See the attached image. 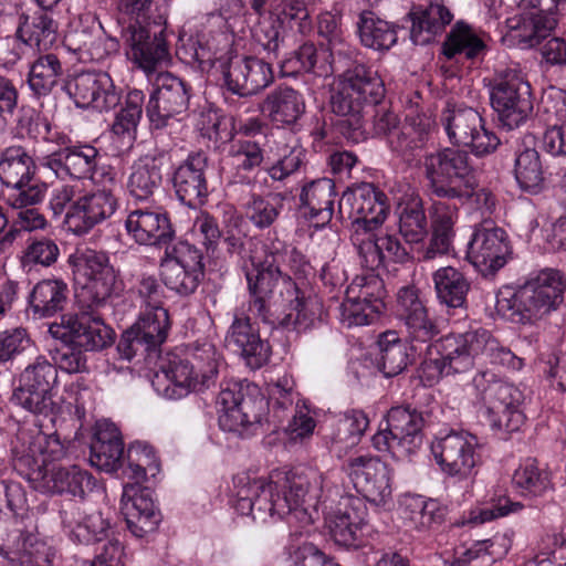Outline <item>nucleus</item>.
Segmentation results:
<instances>
[{
	"label": "nucleus",
	"mask_w": 566,
	"mask_h": 566,
	"mask_svg": "<svg viewBox=\"0 0 566 566\" xmlns=\"http://www.w3.org/2000/svg\"><path fill=\"white\" fill-rule=\"evenodd\" d=\"M396 316L403 323L412 343H429L427 356L421 364V374L430 382L444 376L469 371L478 358L511 370H520L524 365L521 357L484 328L450 333L433 340L440 329L428 315L415 286H403L398 291Z\"/></svg>",
	"instance_id": "obj_1"
},
{
	"label": "nucleus",
	"mask_w": 566,
	"mask_h": 566,
	"mask_svg": "<svg viewBox=\"0 0 566 566\" xmlns=\"http://www.w3.org/2000/svg\"><path fill=\"white\" fill-rule=\"evenodd\" d=\"M234 509L254 521L287 518L290 525L306 528L317 515V506L340 495L331 476L315 468L276 471L269 478L239 476Z\"/></svg>",
	"instance_id": "obj_2"
},
{
	"label": "nucleus",
	"mask_w": 566,
	"mask_h": 566,
	"mask_svg": "<svg viewBox=\"0 0 566 566\" xmlns=\"http://www.w3.org/2000/svg\"><path fill=\"white\" fill-rule=\"evenodd\" d=\"M284 245L275 232H269L263 240L251 243L243 263L249 301L248 311L261 317L264 324H274L266 298L281 281L280 296L289 311L281 321L285 328L306 329L322 314V302L311 291L304 289V282L294 281L284 274L279 265V256Z\"/></svg>",
	"instance_id": "obj_3"
},
{
	"label": "nucleus",
	"mask_w": 566,
	"mask_h": 566,
	"mask_svg": "<svg viewBox=\"0 0 566 566\" xmlns=\"http://www.w3.org/2000/svg\"><path fill=\"white\" fill-rule=\"evenodd\" d=\"M171 1L118 0V24L126 54L146 72L169 57L165 24Z\"/></svg>",
	"instance_id": "obj_4"
},
{
	"label": "nucleus",
	"mask_w": 566,
	"mask_h": 566,
	"mask_svg": "<svg viewBox=\"0 0 566 566\" xmlns=\"http://www.w3.org/2000/svg\"><path fill=\"white\" fill-rule=\"evenodd\" d=\"M565 291L566 276L547 268L532 273L516 291H500L495 310L512 323L534 324L562 304Z\"/></svg>",
	"instance_id": "obj_5"
},
{
	"label": "nucleus",
	"mask_w": 566,
	"mask_h": 566,
	"mask_svg": "<svg viewBox=\"0 0 566 566\" xmlns=\"http://www.w3.org/2000/svg\"><path fill=\"white\" fill-rule=\"evenodd\" d=\"M384 97L385 84L377 71L357 64L343 73L332 95L331 106L343 117L338 125L347 139L354 143L364 139L360 113L365 106L379 105Z\"/></svg>",
	"instance_id": "obj_6"
},
{
	"label": "nucleus",
	"mask_w": 566,
	"mask_h": 566,
	"mask_svg": "<svg viewBox=\"0 0 566 566\" xmlns=\"http://www.w3.org/2000/svg\"><path fill=\"white\" fill-rule=\"evenodd\" d=\"M478 413L496 432H514L524 422L520 406L524 395L492 369H479L472 378Z\"/></svg>",
	"instance_id": "obj_7"
},
{
	"label": "nucleus",
	"mask_w": 566,
	"mask_h": 566,
	"mask_svg": "<svg viewBox=\"0 0 566 566\" xmlns=\"http://www.w3.org/2000/svg\"><path fill=\"white\" fill-rule=\"evenodd\" d=\"M49 208L55 218L64 217L67 231L83 235L116 212L118 199L105 189L86 192L76 198L74 186L62 185L52 190Z\"/></svg>",
	"instance_id": "obj_8"
},
{
	"label": "nucleus",
	"mask_w": 566,
	"mask_h": 566,
	"mask_svg": "<svg viewBox=\"0 0 566 566\" xmlns=\"http://www.w3.org/2000/svg\"><path fill=\"white\" fill-rule=\"evenodd\" d=\"M188 46L190 61L198 63L201 69L214 67L219 62L223 86L240 97L255 95L274 81L270 62L262 59L234 55L222 62L221 57H217L216 53L199 40L190 39Z\"/></svg>",
	"instance_id": "obj_9"
},
{
	"label": "nucleus",
	"mask_w": 566,
	"mask_h": 566,
	"mask_svg": "<svg viewBox=\"0 0 566 566\" xmlns=\"http://www.w3.org/2000/svg\"><path fill=\"white\" fill-rule=\"evenodd\" d=\"M74 275L75 297L81 308L98 310L113 293L116 272L106 252L85 250L69 259Z\"/></svg>",
	"instance_id": "obj_10"
},
{
	"label": "nucleus",
	"mask_w": 566,
	"mask_h": 566,
	"mask_svg": "<svg viewBox=\"0 0 566 566\" xmlns=\"http://www.w3.org/2000/svg\"><path fill=\"white\" fill-rule=\"evenodd\" d=\"M489 93L499 122L507 129L523 125L533 112L531 84L517 66L496 71Z\"/></svg>",
	"instance_id": "obj_11"
},
{
	"label": "nucleus",
	"mask_w": 566,
	"mask_h": 566,
	"mask_svg": "<svg viewBox=\"0 0 566 566\" xmlns=\"http://www.w3.org/2000/svg\"><path fill=\"white\" fill-rule=\"evenodd\" d=\"M424 176L433 195L439 198H463L469 195L468 178L472 172L468 153L443 148L423 157Z\"/></svg>",
	"instance_id": "obj_12"
},
{
	"label": "nucleus",
	"mask_w": 566,
	"mask_h": 566,
	"mask_svg": "<svg viewBox=\"0 0 566 566\" xmlns=\"http://www.w3.org/2000/svg\"><path fill=\"white\" fill-rule=\"evenodd\" d=\"M160 275L165 286L176 294H193L205 276L202 252L188 241L166 247L160 260Z\"/></svg>",
	"instance_id": "obj_13"
},
{
	"label": "nucleus",
	"mask_w": 566,
	"mask_h": 566,
	"mask_svg": "<svg viewBox=\"0 0 566 566\" xmlns=\"http://www.w3.org/2000/svg\"><path fill=\"white\" fill-rule=\"evenodd\" d=\"M431 452L441 471L458 481L473 479L481 463L479 440L467 431H452L437 438Z\"/></svg>",
	"instance_id": "obj_14"
},
{
	"label": "nucleus",
	"mask_w": 566,
	"mask_h": 566,
	"mask_svg": "<svg viewBox=\"0 0 566 566\" xmlns=\"http://www.w3.org/2000/svg\"><path fill=\"white\" fill-rule=\"evenodd\" d=\"M52 548L38 535L24 534L20 521L0 515V556L14 566H51Z\"/></svg>",
	"instance_id": "obj_15"
},
{
	"label": "nucleus",
	"mask_w": 566,
	"mask_h": 566,
	"mask_svg": "<svg viewBox=\"0 0 566 566\" xmlns=\"http://www.w3.org/2000/svg\"><path fill=\"white\" fill-rule=\"evenodd\" d=\"M56 381V367L44 356H38L21 373L12 401L32 413L46 415L52 410L51 391Z\"/></svg>",
	"instance_id": "obj_16"
},
{
	"label": "nucleus",
	"mask_w": 566,
	"mask_h": 566,
	"mask_svg": "<svg viewBox=\"0 0 566 566\" xmlns=\"http://www.w3.org/2000/svg\"><path fill=\"white\" fill-rule=\"evenodd\" d=\"M441 120L449 140L470 147L476 156L488 155L500 145L499 137L485 128L480 113L471 107L448 109Z\"/></svg>",
	"instance_id": "obj_17"
},
{
	"label": "nucleus",
	"mask_w": 566,
	"mask_h": 566,
	"mask_svg": "<svg viewBox=\"0 0 566 566\" xmlns=\"http://www.w3.org/2000/svg\"><path fill=\"white\" fill-rule=\"evenodd\" d=\"M190 86L168 72L157 74L146 105V116L154 129L166 127L171 118L187 111Z\"/></svg>",
	"instance_id": "obj_18"
},
{
	"label": "nucleus",
	"mask_w": 566,
	"mask_h": 566,
	"mask_svg": "<svg viewBox=\"0 0 566 566\" xmlns=\"http://www.w3.org/2000/svg\"><path fill=\"white\" fill-rule=\"evenodd\" d=\"M347 211L353 230H376L387 217L386 195L374 185L363 182L345 191L339 200V212Z\"/></svg>",
	"instance_id": "obj_19"
},
{
	"label": "nucleus",
	"mask_w": 566,
	"mask_h": 566,
	"mask_svg": "<svg viewBox=\"0 0 566 566\" xmlns=\"http://www.w3.org/2000/svg\"><path fill=\"white\" fill-rule=\"evenodd\" d=\"M348 474L356 491L375 505L391 500V475L388 464L377 457L358 455L348 459Z\"/></svg>",
	"instance_id": "obj_20"
},
{
	"label": "nucleus",
	"mask_w": 566,
	"mask_h": 566,
	"mask_svg": "<svg viewBox=\"0 0 566 566\" xmlns=\"http://www.w3.org/2000/svg\"><path fill=\"white\" fill-rule=\"evenodd\" d=\"M28 479L33 488L42 493L67 494L80 499L92 493L97 485L96 479L78 465L31 468Z\"/></svg>",
	"instance_id": "obj_21"
},
{
	"label": "nucleus",
	"mask_w": 566,
	"mask_h": 566,
	"mask_svg": "<svg viewBox=\"0 0 566 566\" xmlns=\"http://www.w3.org/2000/svg\"><path fill=\"white\" fill-rule=\"evenodd\" d=\"M64 91L80 108L92 107L98 112H108L120 102L119 91L105 72L76 74L65 83Z\"/></svg>",
	"instance_id": "obj_22"
},
{
	"label": "nucleus",
	"mask_w": 566,
	"mask_h": 566,
	"mask_svg": "<svg viewBox=\"0 0 566 566\" xmlns=\"http://www.w3.org/2000/svg\"><path fill=\"white\" fill-rule=\"evenodd\" d=\"M511 253L506 232L489 220L475 227L468 243V259L475 268L485 272H495L503 268Z\"/></svg>",
	"instance_id": "obj_23"
},
{
	"label": "nucleus",
	"mask_w": 566,
	"mask_h": 566,
	"mask_svg": "<svg viewBox=\"0 0 566 566\" xmlns=\"http://www.w3.org/2000/svg\"><path fill=\"white\" fill-rule=\"evenodd\" d=\"M219 406V426L223 431L239 432L253 423L262 421L264 399L245 396L241 382H228L221 386L217 398Z\"/></svg>",
	"instance_id": "obj_24"
},
{
	"label": "nucleus",
	"mask_w": 566,
	"mask_h": 566,
	"mask_svg": "<svg viewBox=\"0 0 566 566\" xmlns=\"http://www.w3.org/2000/svg\"><path fill=\"white\" fill-rule=\"evenodd\" d=\"M99 159L101 154L95 146L76 142L43 157L41 165L61 180H95Z\"/></svg>",
	"instance_id": "obj_25"
},
{
	"label": "nucleus",
	"mask_w": 566,
	"mask_h": 566,
	"mask_svg": "<svg viewBox=\"0 0 566 566\" xmlns=\"http://www.w3.org/2000/svg\"><path fill=\"white\" fill-rule=\"evenodd\" d=\"M258 321L262 322L261 317L254 316L248 311V304H243L235 310L226 338L229 345H233L240 350L245 364L251 369L264 366L271 355L269 343L261 339L255 326Z\"/></svg>",
	"instance_id": "obj_26"
},
{
	"label": "nucleus",
	"mask_w": 566,
	"mask_h": 566,
	"mask_svg": "<svg viewBox=\"0 0 566 566\" xmlns=\"http://www.w3.org/2000/svg\"><path fill=\"white\" fill-rule=\"evenodd\" d=\"M367 506L363 499L342 496L338 509L329 513L327 522L334 541L345 547H359L370 533Z\"/></svg>",
	"instance_id": "obj_27"
},
{
	"label": "nucleus",
	"mask_w": 566,
	"mask_h": 566,
	"mask_svg": "<svg viewBox=\"0 0 566 566\" xmlns=\"http://www.w3.org/2000/svg\"><path fill=\"white\" fill-rule=\"evenodd\" d=\"M375 230H353L350 241L359 256L360 264L370 273L390 263H401L408 253L399 239L392 234H376Z\"/></svg>",
	"instance_id": "obj_28"
},
{
	"label": "nucleus",
	"mask_w": 566,
	"mask_h": 566,
	"mask_svg": "<svg viewBox=\"0 0 566 566\" xmlns=\"http://www.w3.org/2000/svg\"><path fill=\"white\" fill-rule=\"evenodd\" d=\"M81 310L78 315L62 317V337L65 343L75 345L84 353L101 350L111 345L113 331L96 314L97 310Z\"/></svg>",
	"instance_id": "obj_29"
},
{
	"label": "nucleus",
	"mask_w": 566,
	"mask_h": 566,
	"mask_svg": "<svg viewBox=\"0 0 566 566\" xmlns=\"http://www.w3.org/2000/svg\"><path fill=\"white\" fill-rule=\"evenodd\" d=\"M153 386L167 399H180L191 390L201 391L207 388L201 385L200 376L196 374L190 359L176 353L168 354L163 359L159 371L153 379Z\"/></svg>",
	"instance_id": "obj_30"
},
{
	"label": "nucleus",
	"mask_w": 566,
	"mask_h": 566,
	"mask_svg": "<svg viewBox=\"0 0 566 566\" xmlns=\"http://www.w3.org/2000/svg\"><path fill=\"white\" fill-rule=\"evenodd\" d=\"M208 156L203 151L190 153L179 164L172 175V186L177 198L189 208L202 206L209 195Z\"/></svg>",
	"instance_id": "obj_31"
},
{
	"label": "nucleus",
	"mask_w": 566,
	"mask_h": 566,
	"mask_svg": "<svg viewBox=\"0 0 566 566\" xmlns=\"http://www.w3.org/2000/svg\"><path fill=\"white\" fill-rule=\"evenodd\" d=\"M124 226L127 234L140 245H168L175 235L170 219L160 207L129 211Z\"/></svg>",
	"instance_id": "obj_32"
},
{
	"label": "nucleus",
	"mask_w": 566,
	"mask_h": 566,
	"mask_svg": "<svg viewBox=\"0 0 566 566\" xmlns=\"http://www.w3.org/2000/svg\"><path fill=\"white\" fill-rule=\"evenodd\" d=\"M120 510L127 527L137 537H144L154 532L161 514L153 499V491L139 484H125L120 500Z\"/></svg>",
	"instance_id": "obj_33"
},
{
	"label": "nucleus",
	"mask_w": 566,
	"mask_h": 566,
	"mask_svg": "<svg viewBox=\"0 0 566 566\" xmlns=\"http://www.w3.org/2000/svg\"><path fill=\"white\" fill-rule=\"evenodd\" d=\"M486 33L463 20L457 21L441 45L446 60L481 61L488 53Z\"/></svg>",
	"instance_id": "obj_34"
},
{
	"label": "nucleus",
	"mask_w": 566,
	"mask_h": 566,
	"mask_svg": "<svg viewBox=\"0 0 566 566\" xmlns=\"http://www.w3.org/2000/svg\"><path fill=\"white\" fill-rule=\"evenodd\" d=\"M60 516L64 532L73 542L91 544L107 538L111 524L99 511L86 513L71 503L60 511Z\"/></svg>",
	"instance_id": "obj_35"
},
{
	"label": "nucleus",
	"mask_w": 566,
	"mask_h": 566,
	"mask_svg": "<svg viewBox=\"0 0 566 566\" xmlns=\"http://www.w3.org/2000/svg\"><path fill=\"white\" fill-rule=\"evenodd\" d=\"M125 453L124 442L115 423L108 420L98 421L91 443V464L105 472L123 471Z\"/></svg>",
	"instance_id": "obj_36"
},
{
	"label": "nucleus",
	"mask_w": 566,
	"mask_h": 566,
	"mask_svg": "<svg viewBox=\"0 0 566 566\" xmlns=\"http://www.w3.org/2000/svg\"><path fill=\"white\" fill-rule=\"evenodd\" d=\"M166 154L161 150L149 151L136 159L130 168L126 188L130 197L138 201L151 198L163 181L161 169Z\"/></svg>",
	"instance_id": "obj_37"
},
{
	"label": "nucleus",
	"mask_w": 566,
	"mask_h": 566,
	"mask_svg": "<svg viewBox=\"0 0 566 566\" xmlns=\"http://www.w3.org/2000/svg\"><path fill=\"white\" fill-rule=\"evenodd\" d=\"M18 440L22 444L20 461L30 469H51V462L60 461L66 455V449L55 433L46 434L39 429H22L18 433Z\"/></svg>",
	"instance_id": "obj_38"
},
{
	"label": "nucleus",
	"mask_w": 566,
	"mask_h": 566,
	"mask_svg": "<svg viewBox=\"0 0 566 566\" xmlns=\"http://www.w3.org/2000/svg\"><path fill=\"white\" fill-rule=\"evenodd\" d=\"M407 17L411 22L410 39L416 45L432 42L453 20V14L443 0H431L426 7L415 6Z\"/></svg>",
	"instance_id": "obj_39"
},
{
	"label": "nucleus",
	"mask_w": 566,
	"mask_h": 566,
	"mask_svg": "<svg viewBox=\"0 0 566 566\" xmlns=\"http://www.w3.org/2000/svg\"><path fill=\"white\" fill-rule=\"evenodd\" d=\"M459 209L446 201H434L430 208L431 238L423 252V259L431 260L447 254L452 249Z\"/></svg>",
	"instance_id": "obj_40"
},
{
	"label": "nucleus",
	"mask_w": 566,
	"mask_h": 566,
	"mask_svg": "<svg viewBox=\"0 0 566 566\" xmlns=\"http://www.w3.org/2000/svg\"><path fill=\"white\" fill-rule=\"evenodd\" d=\"M335 198V184L332 179L312 180L301 190V209L315 228H323L333 218Z\"/></svg>",
	"instance_id": "obj_41"
},
{
	"label": "nucleus",
	"mask_w": 566,
	"mask_h": 566,
	"mask_svg": "<svg viewBox=\"0 0 566 566\" xmlns=\"http://www.w3.org/2000/svg\"><path fill=\"white\" fill-rule=\"evenodd\" d=\"M260 109L274 124L293 125L304 114L305 101L296 90L280 85L266 95Z\"/></svg>",
	"instance_id": "obj_42"
},
{
	"label": "nucleus",
	"mask_w": 566,
	"mask_h": 566,
	"mask_svg": "<svg viewBox=\"0 0 566 566\" xmlns=\"http://www.w3.org/2000/svg\"><path fill=\"white\" fill-rule=\"evenodd\" d=\"M386 423L391 430L394 442L402 446L403 451L415 453L421 447L423 417L416 408L411 406L392 407L387 413Z\"/></svg>",
	"instance_id": "obj_43"
},
{
	"label": "nucleus",
	"mask_w": 566,
	"mask_h": 566,
	"mask_svg": "<svg viewBox=\"0 0 566 566\" xmlns=\"http://www.w3.org/2000/svg\"><path fill=\"white\" fill-rule=\"evenodd\" d=\"M265 140L266 137L232 139L229 146L228 157L231 166L235 170V179L238 182H251L247 174L254 171L263 164Z\"/></svg>",
	"instance_id": "obj_44"
},
{
	"label": "nucleus",
	"mask_w": 566,
	"mask_h": 566,
	"mask_svg": "<svg viewBox=\"0 0 566 566\" xmlns=\"http://www.w3.org/2000/svg\"><path fill=\"white\" fill-rule=\"evenodd\" d=\"M36 175V165L29 151L20 146L6 147L0 154V182L4 187L23 186Z\"/></svg>",
	"instance_id": "obj_45"
},
{
	"label": "nucleus",
	"mask_w": 566,
	"mask_h": 566,
	"mask_svg": "<svg viewBox=\"0 0 566 566\" xmlns=\"http://www.w3.org/2000/svg\"><path fill=\"white\" fill-rule=\"evenodd\" d=\"M513 172L522 191L537 195L545 188V172L541 156L533 146L517 147Z\"/></svg>",
	"instance_id": "obj_46"
},
{
	"label": "nucleus",
	"mask_w": 566,
	"mask_h": 566,
	"mask_svg": "<svg viewBox=\"0 0 566 566\" xmlns=\"http://www.w3.org/2000/svg\"><path fill=\"white\" fill-rule=\"evenodd\" d=\"M512 486L521 496L536 499L553 490L551 473L536 459L520 462L512 475Z\"/></svg>",
	"instance_id": "obj_47"
},
{
	"label": "nucleus",
	"mask_w": 566,
	"mask_h": 566,
	"mask_svg": "<svg viewBox=\"0 0 566 566\" xmlns=\"http://www.w3.org/2000/svg\"><path fill=\"white\" fill-rule=\"evenodd\" d=\"M356 25L359 40L366 48L376 51H387L397 42L396 25L380 19L373 11H361Z\"/></svg>",
	"instance_id": "obj_48"
},
{
	"label": "nucleus",
	"mask_w": 566,
	"mask_h": 566,
	"mask_svg": "<svg viewBox=\"0 0 566 566\" xmlns=\"http://www.w3.org/2000/svg\"><path fill=\"white\" fill-rule=\"evenodd\" d=\"M50 10L40 9L31 17L21 14L18 29L30 48L39 51L49 50L57 39V22L49 13Z\"/></svg>",
	"instance_id": "obj_49"
},
{
	"label": "nucleus",
	"mask_w": 566,
	"mask_h": 566,
	"mask_svg": "<svg viewBox=\"0 0 566 566\" xmlns=\"http://www.w3.org/2000/svg\"><path fill=\"white\" fill-rule=\"evenodd\" d=\"M146 349V356L156 354L165 343L170 328L169 314L166 308L143 311L137 322L130 327Z\"/></svg>",
	"instance_id": "obj_50"
},
{
	"label": "nucleus",
	"mask_w": 566,
	"mask_h": 566,
	"mask_svg": "<svg viewBox=\"0 0 566 566\" xmlns=\"http://www.w3.org/2000/svg\"><path fill=\"white\" fill-rule=\"evenodd\" d=\"M69 287L61 279L38 282L30 294V306L34 314L50 317L61 312L67 300Z\"/></svg>",
	"instance_id": "obj_51"
},
{
	"label": "nucleus",
	"mask_w": 566,
	"mask_h": 566,
	"mask_svg": "<svg viewBox=\"0 0 566 566\" xmlns=\"http://www.w3.org/2000/svg\"><path fill=\"white\" fill-rule=\"evenodd\" d=\"M160 471L159 460L153 447L136 441L129 444L125 453L123 475L140 484L149 478H155Z\"/></svg>",
	"instance_id": "obj_52"
},
{
	"label": "nucleus",
	"mask_w": 566,
	"mask_h": 566,
	"mask_svg": "<svg viewBox=\"0 0 566 566\" xmlns=\"http://www.w3.org/2000/svg\"><path fill=\"white\" fill-rule=\"evenodd\" d=\"M433 283L440 303L450 308L463 307L470 284L462 272L453 266H443L433 273Z\"/></svg>",
	"instance_id": "obj_53"
},
{
	"label": "nucleus",
	"mask_w": 566,
	"mask_h": 566,
	"mask_svg": "<svg viewBox=\"0 0 566 566\" xmlns=\"http://www.w3.org/2000/svg\"><path fill=\"white\" fill-rule=\"evenodd\" d=\"M284 208V197L281 193H251L242 203L245 218L259 229H270L279 219Z\"/></svg>",
	"instance_id": "obj_54"
},
{
	"label": "nucleus",
	"mask_w": 566,
	"mask_h": 566,
	"mask_svg": "<svg viewBox=\"0 0 566 566\" xmlns=\"http://www.w3.org/2000/svg\"><path fill=\"white\" fill-rule=\"evenodd\" d=\"M145 95L139 90L127 93L124 106L115 116L112 133L122 139L125 149L132 148L137 133V126L143 114Z\"/></svg>",
	"instance_id": "obj_55"
},
{
	"label": "nucleus",
	"mask_w": 566,
	"mask_h": 566,
	"mask_svg": "<svg viewBox=\"0 0 566 566\" xmlns=\"http://www.w3.org/2000/svg\"><path fill=\"white\" fill-rule=\"evenodd\" d=\"M63 74V67L55 54L40 55L30 65L27 83L33 96L40 98L51 94Z\"/></svg>",
	"instance_id": "obj_56"
},
{
	"label": "nucleus",
	"mask_w": 566,
	"mask_h": 566,
	"mask_svg": "<svg viewBox=\"0 0 566 566\" xmlns=\"http://www.w3.org/2000/svg\"><path fill=\"white\" fill-rule=\"evenodd\" d=\"M399 233L407 243L422 242L429 232L427 216L420 198L412 197L400 202L396 209Z\"/></svg>",
	"instance_id": "obj_57"
},
{
	"label": "nucleus",
	"mask_w": 566,
	"mask_h": 566,
	"mask_svg": "<svg viewBox=\"0 0 566 566\" xmlns=\"http://www.w3.org/2000/svg\"><path fill=\"white\" fill-rule=\"evenodd\" d=\"M379 348L377 366L387 378L401 374L410 363L409 346L392 332L380 337Z\"/></svg>",
	"instance_id": "obj_58"
},
{
	"label": "nucleus",
	"mask_w": 566,
	"mask_h": 566,
	"mask_svg": "<svg viewBox=\"0 0 566 566\" xmlns=\"http://www.w3.org/2000/svg\"><path fill=\"white\" fill-rule=\"evenodd\" d=\"M510 28L520 44L533 48L555 28V20L553 17L543 19L534 12L522 13L510 20Z\"/></svg>",
	"instance_id": "obj_59"
},
{
	"label": "nucleus",
	"mask_w": 566,
	"mask_h": 566,
	"mask_svg": "<svg viewBox=\"0 0 566 566\" xmlns=\"http://www.w3.org/2000/svg\"><path fill=\"white\" fill-rule=\"evenodd\" d=\"M65 46L78 55L82 61L103 60L118 49V42L114 38H96L83 31H76L65 39Z\"/></svg>",
	"instance_id": "obj_60"
},
{
	"label": "nucleus",
	"mask_w": 566,
	"mask_h": 566,
	"mask_svg": "<svg viewBox=\"0 0 566 566\" xmlns=\"http://www.w3.org/2000/svg\"><path fill=\"white\" fill-rule=\"evenodd\" d=\"M369 420L363 410L346 411L336 423L332 437L333 444L340 450L355 447L366 431Z\"/></svg>",
	"instance_id": "obj_61"
},
{
	"label": "nucleus",
	"mask_w": 566,
	"mask_h": 566,
	"mask_svg": "<svg viewBox=\"0 0 566 566\" xmlns=\"http://www.w3.org/2000/svg\"><path fill=\"white\" fill-rule=\"evenodd\" d=\"M346 294L350 295L353 300H359L368 305L377 304L380 310L386 308L385 297L386 289L382 279L378 274L367 273L357 275L348 285Z\"/></svg>",
	"instance_id": "obj_62"
},
{
	"label": "nucleus",
	"mask_w": 566,
	"mask_h": 566,
	"mask_svg": "<svg viewBox=\"0 0 566 566\" xmlns=\"http://www.w3.org/2000/svg\"><path fill=\"white\" fill-rule=\"evenodd\" d=\"M196 374L200 376V382L209 388L214 384L218 375V354L216 347L208 342L193 346L187 354Z\"/></svg>",
	"instance_id": "obj_63"
},
{
	"label": "nucleus",
	"mask_w": 566,
	"mask_h": 566,
	"mask_svg": "<svg viewBox=\"0 0 566 566\" xmlns=\"http://www.w3.org/2000/svg\"><path fill=\"white\" fill-rule=\"evenodd\" d=\"M306 151L300 145H283L277 159L272 163L266 172L274 181H284L296 174L305 163Z\"/></svg>",
	"instance_id": "obj_64"
}]
</instances>
